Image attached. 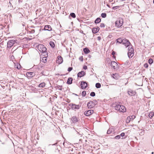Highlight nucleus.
Masks as SVG:
<instances>
[{
	"mask_svg": "<svg viewBox=\"0 0 154 154\" xmlns=\"http://www.w3.org/2000/svg\"><path fill=\"white\" fill-rule=\"evenodd\" d=\"M101 16L103 18H105L106 16V14L105 13H102L101 14Z\"/></svg>",
	"mask_w": 154,
	"mask_h": 154,
	"instance_id": "obj_32",
	"label": "nucleus"
},
{
	"mask_svg": "<svg viewBox=\"0 0 154 154\" xmlns=\"http://www.w3.org/2000/svg\"><path fill=\"white\" fill-rule=\"evenodd\" d=\"M70 15L71 17L73 18H75L76 17L75 14L73 13H70Z\"/></svg>",
	"mask_w": 154,
	"mask_h": 154,
	"instance_id": "obj_33",
	"label": "nucleus"
},
{
	"mask_svg": "<svg viewBox=\"0 0 154 154\" xmlns=\"http://www.w3.org/2000/svg\"><path fill=\"white\" fill-rule=\"evenodd\" d=\"M148 62L149 64H151L153 63V60L151 58L149 59Z\"/></svg>",
	"mask_w": 154,
	"mask_h": 154,
	"instance_id": "obj_34",
	"label": "nucleus"
},
{
	"mask_svg": "<svg viewBox=\"0 0 154 154\" xmlns=\"http://www.w3.org/2000/svg\"><path fill=\"white\" fill-rule=\"evenodd\" d=\"M50 46L52 48H54L55 47V44L52 41H50L49 42Z\"/></svg>",
	"mask_w": 154,
	"mask_h": 154,
	"instance_id": "obj_25",
	"label": "nucleus"
},
{
	"mask_svg": "<svg viewBox=\"0 0 154 154\" xmlns=\"http://www.w3.org/2000/svg\"><path fill=\"white\" fill-rule=\"evenodd\" d=\"M144 66L145 68H147L148 66V65L147 63H146L144 64Z\"/></svg>",
	"mask_w": 154,
	"mask_h": 154,
	"instance_id": "obj_43",
	"label": "nucleus"
},
{
	"mask_svg": "<svg viewBox=\"0 0 154 154\" xmlns=\"http://www.w3.org/2000/svg\"><path fill=\"white\" fill-rule=\"evenodd\" d=\"M44 29L45 30L51 31L52 30V28L50 25H47L45 26Z\"/></svg>",
	"mask_w": 154,
	"mask_h": 154,
	"instance_id": "obj_16",
	"label": "nucleus"
},
{
	"mask_svg": "<svg viewBox=\"0 0 154 154\" xmlns=\"http://www.w3.org/2000/svg\"><path fill=\"white\" fill-rule=\"evenodd\" d=\"M95 86L97 88H99L101 87V85L100 83H97L96 84Z\"/></svg>",
	"mask_w": 154,
	"mask_h": 154,
	"instance_id": "obj_28",
	"label": "nucleus"
},
{
	"mask_svg": "<svg viewBox=\"0 0 154 154\" xmlns=\"http://www.w3.org/2000/svg\"><path fill=\"white\" fill-rule=\"evenodd\" d=\"M41 61L44 63H45L46 62V57H44L42 59Z\"/></svg>",
	"mask_w": 154,
	"mask_h": 154,
	"instance_id": "obj_36",
	"label": "nucleus"
},
{
	"mask_svg": "<svg viewBox=\"0 0 154 154\" xmlns=\"http://www.w3.org/2000/svg\"><path fill=\"white\" fill-rule=\"evenodd\" d=\"M100 26L101 27H104L105 26V25L103 23H100Z\"/></svg>",
	"mask_w": 154,
	"mask_h": 154,
	"instance_id": "obj_40",
	"label": "nucleus"
},
{
	"mask_svg": "<svg viewBox=\"0 0 154 154\" xmlns=\"http://www.w3.org/2000/svg\"><path fill=\"white\" fill-rule=\"evenodd\" d=\"M83 68L84 69H86L87 68V67L86 66H83Z\"/></svg>",
	"mask_w": 154,
	"mask_h": 154,
	"instance_id": "obj_45",
	"label": "nucleus"
},
{
	"mask_svg": "<svg viewBox=\"0 0 154 154\" xmlns=\"http://www.w3.org/2000/svg\"><path fill=\"white\" fill-rule=\"evenodd\" d=\"M93 112L94 111L93 110H90L87 111H85L84 112V114L85 116H88L91 115Z\"/></svg>",
	"mask_w": 154,
	"mask_h": 154,
	"instance_id": "obj_11",
	"label": "nucleus"
},
{
	"mask_svg": "<svg viewBox=\"0 0 154 154\" xmlns=\"http://www.w3.org/2000/svg\"><path fill=\"white\" fill-rule=\"evenodd\" d=\"M112 128H109L107 131V134H110L112 132Z\"/></svg>",
	"mask_w": 154,
	"mask_h": 154,
	"instance_id": "obj_31",
	"label": "nucleus"
},
{
	"mask_svg": "<svg viewBox=\"0 0 154 154\" xmlns=\"http://www.w3.org/2000/svg\"><path fill=\"white\" fill-rule=\"evenodd\" d=\"M75 95H76V96L77 95L76 94H75Z\"/></svg>",
	"mask_w": 154,
	"mask_h": 154,
	"instance_id": "obj_52",
	"label": "nucleus"
},
{
	"mask_svg": "<svg viewBox=\"0 0 154 154\" xmlns=\"http://www.w3.org/2000/svg\"><path fill=\"white\" fill-rule=\"evenodd\" d=\"M26 76L28 78H31L35 75V73L33 72H27L26 73Z\"/></svg>",
	"mask_w": 154,
	"mask_h": 154,
	"instance_id": "obj_9",
	"label": "nucleus"
},
{
	"mask_svg": "<svg viewBox=\"0 0 154 154\" xmlns=\"http://www.w3.org/2000/svg\"><path fill=\"white\" fill-rule=\"evenodd\" d=\"M20 65L18 63H16L15 64V67L18 69H19L21 68Z\"/></svg>",
	"mask_w": 154,
	"mask_h": 154,
	"instance_id": "obj_20",
	"label": "nucleus"
},
{
	"mask_svg": "<svg viewBox=\"0 0 154 154\" xmlns=\"http://www.w3.org/2000/svg\"><path fill=\"white\" fill-rule=\"evenodd\" d=\"M80 32L82 33L83 34V32L82 30H81V31Z\"/></svg>",
	"mask_w": 154,
	"mask_h": 154,
	"instance_id": "obj_48",
	"label": "nucleus"
},
{
	"mask_svg": "<svg viewBox=\"0 0 154 154\" xmlns=\"http://www.w3.org/2000/svg\"><path fill=\"white\" fill-rule=\"evenodd\" d=\"M128 55L129 58L132 57L134 55V49L131 46L128 48Z\"/></svg>",
	"mask_w": 154,
	"mask_h": 154,
	"instance_id": "obj_4",
	"label": "nucleus"
},
{
	"mask_svg": "<svg viewBox=\"0 0 154 154\" xmlns=\"http://www.w3.org/2000/svg\"><path fill=\"white\" fill-rule=\"evenodd\" d=\"M101 21V19L99 18H97L95 21V23H99Z\"/></svg>",
	"mask_w": 154,
	"mask_h": 154,
	"instance_id": "obj_27",
	"label": "nucleus"
},
{
	"mask_svg": "<svg viewBox=\"0 0 154 154\" xmlns=\"http://www.w3.org/2000/svg\"><path fill=\"white\" fill-rule=\"evenodd\" d=\"M144 133L145 132L144 130H141L140 132V134L141 135H143L144 134Z\"/></svg>",
	"mask_w": 154,
	"mask_h": 154,
	"instance_id": "obj_37",
	"label": "nucleus"
},
{
	"mask_svg": "<svg viewBox=\"0 0 154 154\" xmlns=\"http://www.w3.org/2000/svg\"><path fill=\"white\" fill-rule=\"evenodd\" d=\"M80 59H81V58H79Z\"/></svg>",
	"mask_w": 154,
	"mask_h": 154,
	"instance_id": "obj_53",
	"label": "nucleus"
},
{
	"mask_svg": "<svg viewBox=\"0 0 154 154\" xmlns=\"http://www.w3.org/2000/svg\"><path fill=\"white\" fill-rule=\"evenodd\" d=\"M37 48L38 51L41 53H46L47 52V49L43 45L39 44L38 45Z\"/></svg>",
	"mask_w": 154,
	"mask_h": 154,
	"instance_id": "obj_2",
	"label": "nucleus"
},
{
	"mask_svg": "<svg viewBox=\"0 0 154 154\" xmlns=\"http://www.w3.org/2000/svg\"><path fill=\"white\" fill-rule=\"evenodd\" d=\"M131 119L132 120H133L135 118V116L134 115L132 116H131Z\"/></svg>",
	"mask_w": 154,
	"mask_h": 154,
	"instance_id": "obj_44",
	"label": "nucleus"
},
{
	"mask_svg": "<svg viewBox=\"0 0 154 154\" xmlns=\"http://www.w3.org/2000/svg\"><path fill=\"white\" fill-rule=\"evenodd\" d=\"M80 59H81V58H79Z\"/></svg>",
	"mask_w": 154,
	"mask_h": 154,
	"instance_id": "obj_54",
	"label": "nucleus"
},
{
	"mask_svg": "<svg viewBox=\"0 0 154 154\" xmlns=\"http://www.w3.org/2000/svg\"><path fill=\"white\" fill-rule=\"evenodd\" d=\"M17 40L16 39H12L8 41L7 43V46L8 48H11L15 43H17Z\"/></svg>",
	"mask_w": 154,
	"mask_h": 154,
	"instance_id": "obj_5",
	"label": "nucleus"
},
{
	"mask_svg": "<svg viewBox=\"0 0 154 154\" xmlns=\"http://www.w3.org/2000/svg\"><path fill=\"white\" fill-rule=\"evenodd\" d=\"M123 39H122V38H120L117 39L116 41V43H119V44L122 43V41H123Z\"/></svg>",
	"mask_w": 154,
	"mask_h": 154,
	"instance_id": "obj_23",
	"label": "nucleus"
},
{
	"mask_svg": "<svg viewBox=\"0 0 154 154\" xmlns=\"http://www.w3.org/2000/svg\"><path fill=\"white\" fill-rule=\"evenodd\" d=\"M45 84L44 82H42L41 83L38 85V86L40 88H43L45 86Z\"/></svg>",
	"mask_w": 154,
	"mask_h": 154,
	"instance_id": "obj_26",
	"label": "nucleus"
},
{
	"mask_svg": "<svg viewBox=\"0 0 154 154\" xmlns=\"http://www.w3.org/2000/svg\"><path fill=\"white\" fill-rule=\"evenodd\" d=\"M63 61V58L60 56H58L57 58L56 63L58 64L61 63Z\"/></svg>",
	"mask_w": 154,
	"mask_h": 154,
	"instance_id": "obj_14",
	"label": "nucleus"
},
{
	"mask_svg": "<svg viewBox=\"0 0 154 154\" xmlns=\"http://www.w3.org/2000/svg\"><path fill=\"white\" fill-rule=\"evenodd\" d=\"M79 120V117L76 116H73L72 117L71 119V122L72 123L75 124L78 122Z\"/></svg>",
	"mask_w": 154,
	"mask_h": 154,
	"instance_id": "obj_8",
	"label": "nucleus"
},
{
	"mask_svg": "<svg viewBox=\"0 0 154 154\" xmlns=\"http://www.w3.org/2000/svg\"><path fill=\"white\" fill-rule=\"evenodd\" d=\"M99 29V27H94L92 29V32L94 33H96L98 32Z\"/></svg>",
	"mask_w": 154,
	"mask_h": 154,
	"instance_id": "obj_17",
	"label": "nucleus"
},
{
	"mask_svg": "<svg viewBox=\"0 0 154 154\" xmlns=\"http://www.w3.org/2000/svg\"><path fill=\"white\" fill-rule=\"evenodd\" d=\"M81 88L83 89H85L87 86V84L85 82L82 81L81 83Z\"/></svg>",
	"mask_w": 154,
	"mask_h": 154,
	"instance_id": "obj_10",
	"label": "nucleus"
},
{
	"mask_svg": "<svg viewBox=\"0 0 154 154\" xmlns=\"http://www.w3.org/2000/svg\"><path fill=\"white\" fill-rule=\"evenodd\" d=\"M120 138V135H118L115 137V138L116 139H119Z\"/></svg>",
	"mask_w": 154,
	"mask_h": 154,
	"instance_id": "obj_39",
	"label": "nucleus"
},
{
	"mask_svg": "<svg viewBox=\"0 0 154 154\" xmlns=\"http://www.w3.org/2000/svg\"><path fill=\"white\" fill-rule=\"evenodd\" d=\"M152 154H154V152H152V153H151Z\"/></svg>",
	"mask_w": 154,
	"mask_h": 154,
	"instance_id": "obj_50",
	"label": "nucleus"
},
{
	"mask_svg": "<svg viewBox=\"0 0 154 154\" xmlns=\"http://www.w3.org/2000/svg\"><path fill=\"white\" fill-rule=\"evenodd\" d=\"M115 108L116 110L120 112H124L126 111V109L124 106L119 104L116 105L115 106Z\"/></svg>",
	"mask_w": 154,
	"mask_h": 154,
	"instance_id": "obj_1",
	"label": "nucleus"
},
{
	"mask_svg": "<svg viewBox=\"0 0 154 154\" xmlns=\"http://www.w3.org/2000/svg\"><path fill=\"white\" fill-rule=\"evenodd\" d=\"M125 135V134L124 133H121V134L120 135V137L121 136L122 137H124Z\"/></svg>",
	"mask_w": 154,
	"mask_h": 154,
	"instance_id": "obj_42",
	"label": "nucleus"
},
{
	"mask_svg": "<svg viewBox=\"0 0 154 154\" xmlns=\"http://www.w3.org/2000/svg\"><path fill=\"white\" fill-rule=\"evenodd\" d=\"M115 54V52H114V51H113L112 52V55H114Z\"/></svg>",
	"mask_w": 154,
	"mask_h": 154,
	"instance_id": "obj_46",
	"label": "nucleus"
},
{
	"mask_svg": "<svg viewBox=\"0 0 154 154\" xmlns=\"http://www.w3.org/2000/svg\"><path fill=\"white\" fill-rule=\"evenodd\" d=\"M112 77L114 79H118V74L117 73L112 74Z\"/></svg>",
	"mask_w": 154,
	"mask_h": 154,
	"instance_id": "obj_19",
	"label": "nucleus"
},
{
	"mask_svg": "<svg viewBox=\"0 0 154 154\" xmlns=\"http://www.w3.org/2000/svg\"><path fill=\"white\" fill-rule=\"evenodd\" d=\"M154 116V112H152L149 113V118L151 119Z\"/></svg>",
	"mask_w": 154,
	"mask_h": 154,
	"instance_id": "obj_24",
	"label": "nucleus"
},
{
	"mask_svg": "<svg viewBox=\"0 0 154 154\" xmlns=\"http://www.w3.org/2000/svg\"><path fill=\"white\" fill-rule=\"evenodd\" d=\"M83 51L86 54H88L90 52V51L89 50V49L87 48H84L83 49Z\"/></svg>",
	"mask_w": 154,
	"mask_h": 154,
	"instance_id": "obj_21",
	"label": "nucleus"
},
{
	"mask_svg": "<svg viewBox=\"0 0 154 154\" xmlns=\"http://www.w3.org/2000/svg\"><path fill=\"white\" fill-rule=\"evenodd\" d=\"M117 66V63L115 61H112L111 63V66L114 69H116V66Z\"/></svg>",
	"mask_w": 154,
	"mask_h": 154,
	"instance_id": "obj_18",
	"label": "nucleus"
},
{
	"mask_svg": "<svg viewBox=\"0 0 154 154\" xmlns=\"http://www.w3.org/2000/svg\"><path fill=\"white\" fill-rule=\"evenodd\" d=\"M70 106V107L71 109L75 110H78L80 109L81 106L79 105H76L75 104L71 103L69 105Z\"/></svg>",
	"mask_w": 154,
	"mask_h": 154,
	"instance_id": "obj_6",
	"label": "nucleus"
},
{
	"mask_svg": "<svg viewBox=\"0 0 154 154\" xmlns=\"http://www.w3.org/2000/svg\"><path fill=\"white\" fill-rule=\"evenodd\" d=\"M72 69V67H69L68 69V71L69 72L71 71Z\"/></svg>",
	"mask_w": 154,
	"mask_h": 154,
	"instance_id": "obj_41",
	"label": "nucleus"
},
{
	"mask_svg": "<svg viewBox=\"0 0 154 154\" xmlns=\"http://www.w3.org/2000/svg\"><path fill=\"white\" fill-rule=\"evenodd\" d=\"M153 3L154 4V0H153Z\"/></svg>",
	"mask_w": 154,
	"mask_h": 154,
	"instance_id": "obj_51",
	"label": "nucleus"
},
{
	"mask_svg": "<svg viewBox=\"0 0 154 154\" xmlns=\"http://www.w3.org/2000/svg\"><path fill=\"white\" fill-rule=\"evenodd\" d=\"M131 120V118L130 117L128 116L127 119L126 120V122L127 123H129Z\"/></svg>",
	"mask_w": 154,
	"mask_h": 154,
	"instance_id": "obj_30",
	"label": "nucleus"
},
{
	"mask_svg": "<svg viewBox=\"0 0 154 154\" xmlns=\"http://www.w3.org/2000/svg\"><path fill=\"white\" fill-rule=\"evenodd\" d=\"M94 103L93 101H90L87 104V106L88 108H91L94 107Z\"/></svg>",
	"mask_w": 154,
	"mask_h": 154,
	"instance_id": "obj_12",
	"label": "nucleus"
},
{
	"mask_svg": "<svg viewBox=\"0 0 154 154\" xmlns=\"http://www.w3.org/2000/svg\"><path fill=\"white\" fill-rule=\"evenodd\" d=\"M86 94V92L85 91H83L82 94V95L83 97H85Z\"/></svg>",
	"mask_w": 154,
	"mask_h": 154,
	"instance_id": "obj_38",
	"label": "nucleus"
},
{
	"mask_svg": "<svg viewBox=\"0 0 154 154\" xmlns=\"http://www.w3.org/2000/svg\"><path fill=\"white\" fill-rule=\"evenodd\" d=\"M122 44L125 45L126 47H129L131 46H130L131 43L129 42V41L126 38L123 39Z\"/></svg>",
	"mask_w": 154,
	"mask_h": 154,
	"instance_id": "obj_7",
	"label": "nucleus"
},
{
	"mask_svg": "<svg viewBox=\"0 0 154 154\" xmlns=\"http://www.w3.org/2000/svg\"><path fill=\"white\" fill-rule=\"evenodd\" d=\"M120 7V6H114L112 8V9L114 10H117Z\"/></svg>",
	"mask_w": 154,
	"mask_h": 154,
	"instance_id": "obj_29",
	"label": "nucleus"
},
{
	"mask_svg": "<svg viewBox=\"0 0 154 154\" xmlns=\"http://www.w3.org/2000/svg\"><path fill=\"white\" fill-rule=\"evenodd\" d=\"M59 89L60 90H62V88H60Z\"/></svg>",
	"mask_w": 154,
	"mask_h": 154,
	"instance_id": "obj_49",
	"label": "nucleus"
},
{
	"mask_svg": "<svg viewBox=\"0 0 154 154\" xmlns=\"http://www.w3.org/2000/svg\"><path fill=\"white\" fill-rule=\"evenodd\" d=\"M97 39L98 40H100V37H98L97 38Z\"/></svg>",
	"mask_w": 154,
	"mask_h": 154,
	"instance_id": "obj_47",
	"label": "nucleus"
},
{
	"mask_svg": "<svg viewBox=\"0 0 154 154\" xmlns=\"http://www.w3.org/2000/svg\"><path fill=\"white\" fill-rule=\"evenodd\" d=\"M123 23V20L122 18L118 19L115 22L116 26L118 27L121 26Z\"/></svg>",
	"mask_w": 154,
	"mask_h": 154,
	"instance_id": "obj_3",
	"label": "nucleus"
},
{
	"mask_svg": "<svg viewBox=\"0 0 154 154\" xmlns=\"http://www.w3.org/2000/svg\"><path fill=\"white\" fill-rule=\"evenodd\" d=\"M128 93L129 95L131 96H134L136 94V92L135 91H134L130 89H129L128 91Z\"/></svg>",
	"mask_w": 154,
	"mask_h": 154,
	"instance_id": "obj_13",
	"label": "nucleus"
},
{
	"mask_svg": "<svg viewBox=\"0 0 154 154\" xmlns=\"http://www.w3.org/2000/svg\"><path fill=\"white\" fill-rule=\"evenodd\" d=\"M90 95L91 96L94 97L95 95V93L94 92H92L91 93Z\"/></svg>",
	"mask_w": 154,
	"mask_h": 154,
	"instance_id": "obj_35",
	"label": "nucleus"
},
{
	"mask_svg": "<svg viewBox=\"0 0 154 154\" xmlns=\"http://www.w3.org/2000/svg\"><path fill=\"white\" fill-rule=\"evenodd\" d=\"M86 73L84 71H82L79 72L77 74V76L81 78L85 75Z\"/></svg>",
	"mask_w": 154,
	"mask_h": 154,
	"instance_id": "obj_15",
	"label": "nucleus"
},
{
	"mask_svg": "<svg viewBox=\"0 0 154 154\" xmlns=\"http://www.w3.org/2000/svg\"><path fill=\"white\" fill-rule=\"evenodd\" d=\"M72 78H69L67 80V83L69 84H71L72 83Z\"/></svg>",
	"mask_w": 154,
	"mask_h": 154,
	"instance_id": "obj_22",
	"label": "nucleus"
}]
</instances>
